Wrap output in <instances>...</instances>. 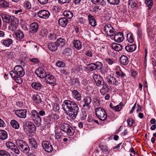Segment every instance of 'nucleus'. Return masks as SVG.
I'll use <instances>...</instances> for the list:
<instances>
[{"mask_svg": "<svg viewBox=\"0 0 156 156\" xmlns=\"http://www.w3.org/2000/svg\"><path fill=\"white\" fill-rule=\"evenodd\" d=\"M87 69L90 71L95 70L97 69V66L95 63H92L87 65Z\"/></svg>", "mask_w": 156, "mask_h": 156, "instance_id": "40", "label": "nucleus"}, {"mask_svg": "<svg viewBox=\"0 0 156 156\" xmlns=\"http://www.w3.org/2000/svg\"><path fill=\"white\" fill-rule=\"evenodd\" d=\"M14 37L16 40L19 42L24 41V35L22 32L20 30H17L14 33Z\"/></svg>", "mask_w": 156, "mask_h": 156, "instance_id": "11", "label": "nucleus"}, {"mask_svg": "<svg viewBox=\"0 0 156 156\" xmlns=\"http://www.w3.org/2000/svg\"><path fill=\"white\" fill-rule=\"evenodd\" d=\"M50 15V12L46 10H41L39 11L37 13L38 16L40 18L47 19L49 17Z\"/></svg>", "mask_w": 156, "mask_h": 156, "instance_id": "10", "label": "nucleus"}, {"mask_svg": "<svg viewBox=\"0 0 156 156\" xmlns=\"http://www.w3.org/2000/svg\"><path fill=\"white\" fill-rule=\"evenodd\" d=\"M1 16L4 21L6 23H8V22H9V20L10 16L5 13L2 14Z\"/></svg>", "mask_w": 156, "mask_h": 156, "instance_id": "45", "label": "nucleus"}, {"mask_svg": "<svg viewBox=\"0 0 156 156\" xmlns=\"http://www.w3.org/2000/svg\"><path fill=\"white\" fill-rule=\"evenodd\" d=\"M53 108L55 112L58 111L60 109L59 105L57 103H55L53 106Z\"/></svg>", "mask_w": 156, "mask_h": 156, "instance_id": "64", "label": "nucleus"}, {"mask_svg": "<svg viewBox=\"0 0 156 156\" xmlns=\"http://www.w3.org/2000/svg\"><path fill=\"white\" fill-rule=\"evenodd\" d=\"M105 63L109 65H112L114 62L113 60L110 58H106L105 59Z\"/></svg>", "mask_w": 156, "mask_h": 156, "instance_id": "59", "label": "nucleus"}, {"mask_svg": "<svg viewBox=\"0 0 156 156\" xmlns=\"http://www.w3.org/2000/svg\"><path fill=\"white\" fill-rule=\"evenodd\" d=\"M24 7L26 9H29L31 8V5L30 2L27 1L25 2Z\"/></svg>", "mask_w": 156, "mask_h": 156, "instance_id": "61", "label": "nucleus"}, {"mask_svg": "<svg viewBox=\"0 0 156 156\" xmlns=\"http://www.w3.org/2000/svg\"><path fill=\"white\" fill-rule=\"evenodd\" d=\"M127 122L128 126L130 127L131 126L133 123L134 122V120L131 118H128L127 119Z\"/></svg>", "mask_w": 156, "mask_h": 156, "instance_id": "63", "label": "nucleus"}, {"mask_svg": "<svg viewBox=\"0 0 156 156\" xmlns=\"http://www.w3.org/2000/svg\"><path fill=\"white\" fill-rule=\"evenodd\" d=\"M32 98L34 102L37 105L40 104L42 101L41 97L37 94L33 95Z\"/></svg>", "mask_w": 156, "mask_h": 156, "instance_id": "31", "label": "nucleus"}, {"mask_svg": "<svg viewBox=\"0 0 156 156\" xmlns=\"http://www.w3.org/2000/svg\"><path fill=\"white\" fill-rule=\"evenodd\" d=\"M30 146L33 149H36L37 147V144L35 140L33 138L28 140Z\"/></svg>", "mask_w": 156, "mask_h": 156, "instance_id": "28", "label": "nucleus"}, {"mask_svg": "<svg viewBox=\"0 0 156 156\" xmlns=\"http://www.w3.org/2000/svg\"><path fill=\"white\" fill-rule=\"evenodd\" d=\"M71 52V49L67 48L64 50L62 52V53L63 54H64L66 55H69Z\"/></svg>", "mask_w": 156, "mask_h": 156, "instance_id": "62", "label": "nucleus"}, {"mask_svg": "<svg viewBox=\"0 0 156 156\" xmlns=\"http://www.w3.org/2000/svg\"><path fill=\"white\" fill-rule=\"evenodd\" d=\"M73 97L77 101L81 100V96L80 94L76 90H75L72 91Z\"/></svg>", "mask_w": 156, "mask_h": 156, "instance_id": "22", "label": "nucleus"}, {"mask_svg": "<svg viewBox=\"0 0 156 156\" xmlns=\"http://www.w3.org/2000/svg\"><path fill=\"white\" fill-rule=\"evenodd\" d=\"M115 76L118 78H123L126 76V74L124 73L119 66H117L115 70Z\"/></svg>", "mask_w": 156, "mask_h": 156, "instance_id": "14", "label": "nucleus"}, {"mask_svg": "<svg viewBox=\"0 0 156 156\" xmlns=\"http://www.w3.org/2000/svg\"><path fill=\"white\" fill-rule=\"evenodd\" d=\"M48 34L47 29L45 28L42 29L39 32V34L42 37H46Z\"/></svg>", "mask_w": 156, "mask_h": 156, "instance_id": "44", "label": "nucleus"}, {"mask_svg": "<svg viewBox=\"0 0 156 156\" xmlns=\"http://www.w3.org/2000/svg\"><path fill=\"white\" fill-rule=\"evenodd\" d=\"M104 30L105 34L108 36H112L115 33V29L110 24H106L104 27Z\"/></svg>", "mask_w": 156, "mask_h": 156, "instance_id": "7", "label": "nucleus"}, {"mask_svg": "<svg viewBox=\"0 0 156 156\" xmlns=\"http://www.w3.org/2000/svg\"><path fill=\"white\" fill-rule=\"evenodd\" d=\"M23 127L24 131L29 136L33 135L36 131V126L30 122H26Z\"/></svg>", "mask_w": 156, "mask_h": 156, "instance_id": "3", "label": "nucleus"}, {"mask_svg": "<svg viewBox=\"0 0 156 156\" xmlns=\"http://www.w3.org/2000/svg\"><path fill=\"white\" fill-rule=\"evenodd\" d=\"M120 63L122 65H126L129 62L128 58L125 55H122L121 56L119 59Z\"/></svg>", "mask_w": 156, "mask_h": 156, "instance_id": "25", "label": "nucleus"}, {"mask_svg": "<svg viewBox=\"0 0 156 156\" xmlns=\"http://www.w3.org/2000/svg\"><path fill=\"white\" fill-rule=\"evenodd\" d=\"M87 17L89 24L93 27L96 26L97 25V23L94 16L90 14H89Z\"/></svg>", "mask_w": 156, "mask_h": 156, "instance_id": "19", "label": "nucleus"}, {"mask_svg": "<svg viewBox=\"0 0 156 156\" xmlns=\"http://www.w3.org/2000/svg\"><path fill=\"white\" fill-rule=\"evenodd\" d=\"M73 44L74 47L77 50L81 49L82 45V43L79 40H75L73 41Z\"/></svg>", "mask_w": 156, "mask_h": 156, "instance_id": "30", "label": "nucleus"}, {"mask_svg": "<svg viewBox=\"0 0 156 156\" xmlns=\"http://www.w3.org/2000/svg\"><path fill=\"white\" fill-rule=\"evenodd\" d=\"M14 70L10 71V75L17 83L21 84L23 80L21 77L23 76L25 74L23 68L20 65H17L14 67Z\"/></svg>", "mask_w": 156, "mask_h": 156, "instance_id": "2", "label": "nucleus"}, {"mask_svg": "<svg viewBox=\"0 0 156 156\" xmlns=\"http://www.w3.org/2000/svg\"><path fill=\"white\" fill-rule=\"evenodd\" d=\"M16 144L19 148L21 150H23L24 148L26 147L27 144L25 141L21 140H17Z\"/></svg>", "mask_w": 156, "mask_h": 156, "instance_id": "21", "label": "nucleus"}, {"mask_svg": "<svg viewBox=\"0 0 156 156\" xmlns=\"http://www.w3.org/2000/svg\"><path fill=\"white\" fill-rule=\"evenodd\" d=\"M59 24L62 27H65L68 23V19L65 17L60 18L58 21Z\"/></svg>", "mask_w": 156, "mask_h": 156, "instance_id": "27", "label": "nucleus"}, {"mask_svg": "<svg viewBox=\"0 0 156 156\" xmlns=\"http://www.w3.org/2000/svg\"><path fill=\"white\" fill-rule=\"evenodd\" d=\"M136 45L134 44L127 45L125 47L126 50L127 51L129 52H133L136 49Z\"/></svg>", "mask_w": 156, "mask_h": 156, "instance_id": "34", "label": "nucleus"}, {"mask_svg": "<svg viewBox=\"0 0 156 156\" xmlns=\"http://www.w3.org/2000/svg\"><path fill=\"white\" fill-rule=\"evenodd\" d=\"M127 39L129 42L132 43L134 41L133 35L131 33H128L126 35Z\"/></svg>", "mask_w": 156, "mask_h": 156, "instance_id": "43", "label": "nucleus"}, {"mask_svg": "<svg viewBox=\"0 0 156 156\" xmlns=\"http://www.w3.org/2000/svg\"><path fill=\"white\" fill-rule=\"evenodd\" d=\"M8 137L7 132L4 130H0V139L2 140L6 139Z\"/></svg>", "mask_w": 156, "mask_h": 156, "instance_id": "35", "label": "nucleus"}, {"mask_svg": "<svg viewBox=\"0 0 156 156\" xmlns=\"http://www.w3.org/2000/svg\"><path fill=\"white\" fill-rule=\"evenodd\" d=\"M6 146L8 149H10L11 150L12 148L15 145L13 143L11 142H8L6 143Z\"/></svg>", "mask_w": 156, "mask_h": 156, "instance_id": "53", "label": "nucleus"}, {"mask_svg": "<svg viewBox=\"0 0 156 156\" xmlns=\"http://www.w3.org/2000/svg\"><path fill=\"white\" fill-rule=\"evenodd\" d=\"M13 43L12 40L10 38L3 39L1 41V43L5 47H9Z\"/></svg>", "mask_w": 156, "mask_h": 156, "instance_id": "23", "label": "nucleus"}, {"mask_svg": "<svg viewBox=\"0 0 156 156\" xmlns=\"http://www.w3.org/2000/svg\"><path fill=\"white\" fill-rule=\"evenodd\" d=\"M77 21L81 24H85L87 22V20L85 18L81 17L77 18Z\"/></svg>", "mask_w": 156, "mask_h": 156, "instance_id": "52", "label": "nucleus"}, {"mask_svg": "<svg viewBox=\"0 0 156 156\" xmlns=\"http://www.w3.org/2000/svg\"><path fill=\"white\" fill-rule=\"evenodd\" d=\"M105 79L109 84L113 86L118 85V81L113 76L109 74L108 75L105 77Z\"/></svg>", "mask_w": 156, "mask_h": 156, "instance_id": "8", "label": "nucleus"}, {"mask_svg": "<svg viewBox=\"0 0 156 156\" xmlns=\"http://www.w3.org/2000/svg\"><path fill=\"white\" fill-rule=\"evenodd\" d=\"M35 73L38 77L42 79L45 78L46 75L45 71L40 67L38 68L37 69L35 70Z\"/></svg>", "mask_w": 156, "mask_h": 156, "instance_id": "13", "label": "nucleus"}, {"mask_svg": "<svg viewBox=\"0 0 156 156\" xmlns=\"http://www.w3.org/2000/svg\"><path fill=\"white\" fill-rule=\"evenodd\" d=\"M27 110L25 109L17 110L15 111L16 115L19 117L25 118L26 116Z\"/></svg>", "mask_w": 156, "mask_h": 156, "instance_id": "15", "label": "nucleus"}, {"mask_svg": "<svg viewBox=\"0 0 156 156\" xmlns=\"http://www.w3.org/2000/svg\"><path fill=\"white\" fill-rule=\"evenodd\" d=\"M72 84L76 87L80 86L81 84L80 81L77 79H73L72 81Z\"/></svg>", "mask_w": 156, "mask_h": 156, "instance_id": "50", "label": "nucleus"}, {"mask_svg": "<svg viewBox=\"0 0 156 156\" xmlns=\"http://www.w3.org/2000/svg\"><path fill=\"white\" fill-rule=\"evenodd\" d=\"M109 90V89L108 85L106 84L100 90V92L102 95H104L108 93Z\"/></svg>", "mask_w": 156, "mask_h": 156, "instance_id": "33", "label": "nucleus"}, {"mask_svg": "<svg viewBox=\"0 0 156 156\" xmlns=\"http://www.w3.org/2000/svg\"><path fill=\"white\" fill-rule=\"evenodd\" d=\"M58 45L56 42H51L48 44V49L51 51H55L57 50Z\"/></svg>", "mask_w": 156, "mask_h": 156, "instance_id": "20", "label": "nucleus"}, {"mask_svg": "<svg viewBox=\"0 0 156 156\" xmlns=\"http://www.w3.org/2000/svg\"><path fill=\"white\" fill-rule=\"evenodd\" d=\"M63 14L64 16L69 19H71L73 16V13L71 11H66L63 12Z\"/></svg>", "mask_w": 156, "mask_h": 156, "instance_id": "37", "label": "nucleus"}, {"mask_svg": "<svg viewBox=\"0 0 156 156\" xmlns=\"http://www.w3.org/2000/svg\"><path fill=\"white\" fill-rule=\"evenodd\" d=\"M62 106L67 115V117H69L73 119L76 118L79 111V108L77 103L69 100H65Z\"/></svg>", "mask_w": 156, "mask_h": 156, "instance_id": "1", "label": "nucleus"}, {"mask_svg": "<svg viewBox=\"0 0 156 156\" xmlns=\"http://www.w3.org/2000/svg\"><path fill=\"white\" fill-rule=\"evenodd\" d=\"M32 117L33 119L39 116L38 113L35 110H33L31 112Z\"/></svg>", "mask_w": 156, "mask_h": 156, "instance_id": "54", "label": "nucleus"}, {"mask_svg": "<svg viewBox=\"0 0 156 156\" xmlns=\"http://www.w3.org/2000/svg\"><path fill=\"white\" fill-rule=\"evenodd\" d=\"M114 40L115 42L120 43L124 40L123 34L121 32H119L114 36Z\"/></svg>", "mask_w": 156, "mask_h": 156, "instance_id": "17", "label": "nucleus"}, {"mask_svg": "<svg viewBox=\"0 0 156 156\" xmlns=\"http://www.w3.org/2000/svg\"><path fill=\"white\" fill-rule=\"evenodd\" d=\"M83 108L82 110L86 111V112H88L90 109L91 107L90 105L85 104H83Z\"/></svg>", "mask_w": 156, "mask_h": 156, "instance_id": "55", "label": "nucleus"}, {"mask_svg": "<svg viewBox=\"0 0 156 156\" xmlns=\"http://www.w3.org/2000/svg\"><path fill=\"white\" fill-rule=\"evenodd\" d=\"M87 114L88 112L82 110V113L80 115L81 119L82 120L85 119L87 117Z\"/></svg>", "mask_w": 156, "mask_h": 156, "instance_id": "57", "label": "nucleus"}, {"mask_svg": "<svg viewBox=\"0 0 156 156\" xmlns=\"http://www.w3.org/2000/svg\"><path fill=\"white\" fill-rule=\"evenodd\" d=\"M59 118V116L58 115L51 113L48 116L44 117L43 120L46 125L50 127L51 125L55 122Z\"/></svg>", "mask_w": 156, "mask_h": 156, "instance_id": "4", "label": "nucleus"}, {"mask_svg": "<svg viewBox=\"0 0 156 156\" xmlns=\"http://www.w3.org/2000/svg\"><path fill=\"white\" fill-rule=\"evenodd\" d=\"M62 134V131H57L55 133V138L56 139H60Z\"/></svg>", "mask_w": 156, "mask_h": 156, "instance_id": "56", "label": "nucleus"}, {"mask_svg": "<svg viewBox=\"0 0 156 156\" xmlns=\"http://www.w3.org/2000/svg\"><path fill=\"white\" fill-rule=\"evenodd\" d=\"M32 87L37 91L40 90L42 88L43 86L39 82H34L31 84Z\"/></svg>", "mask_w": 156, "mask_h": 156, "instance_id": "18", "label": "nucleus"}, {"mask_svg": "<svg viewBox=\"0 0 156 156\" xmlns=\"http://www.w3.org/2000/svg\"><path fill=\"white\" fill-rule=\"evenodd\" d=\"M45 78L46 82L49 84H54L56 81L55 79L51 74L46 75Z\"/></svg>", "mask_w": 156, "mask_h": 156, "instance_id": "16", "label": "nucleus"}, {"mask_svg": "<svg viewBox=\"0 0 156 156\" xmlns=\"http://www.w3.org/2000/svg\"><path fill=\"white\" fill-rule=\"evenodd\" d=\"M95 114L98 118L101 121H104L107 119L106 113L105 110L101 108H96Z\"/></svg>", "mask_w": 156, "mask_h": 156, "instance_id": "6", "label": "nucleus"}, {"mask_svg": "<svg viewBox=\"0 0 156 156\" xmlns=\"http://www.w3.org/2000/svg\"><path fill=\"white\" fill-rule=\"evenodd\" d=\"M100 148L102 152L104 153L103 156H106L107 154L109 153V151H108V148L106 146L101 145L100 146Z\"/></svg>", "mask_w": 156, "mask_h": 156, "instance_id": "42", "label": "nucleus"}, {"mask_svg": "<svg viewBox=\"0 0 156 156\" xmlns=\"http://www.w3.org/2000/svg\"><path fill=\"white\" fill-rule=\"evenodd\" d=\"M9 29L10 30L12 31L15 30L17 29L16 23L10 24V25L9 27Z\"/></svg>", "mask_w": 156, "mask_h": 156, "instance_id": "48", "label": "nucleus"}, {"mask_svg": "<svg viewBox=\"0 0 156 156\" xmlns=\"http://www.w3.org/2000/svg\"><path fill=\"white\" fill-rule=\"evenodd\" d=\"M38 26L36 23H33L30 25V31L33 33L36 32L38 30Z\"/></svg>", "mask_w": 156, "mask_h": 156, "instance_id": "29", "label": "nucleus"}, {"mask_svg": "<svg viewBox=\"0 0 156 156\" xmlns=\"http://www.w3.org/2000/svg\"><path fill=\"white\" fill-rule=\"evenodd\" d=\"M10 124L12 127L15 129H18L19 128L20 125L19 123L15 120L11 121Z\"/></svg>", "mask_w": 156, "mask_h": 156, "instance_id": "36", "label": "nucleus"}, {"mask_svg": "<svg viewBox=\"0 0 156 156\" xmlns=\"http://www.w3.org/2000/svg\"><path fill=\"white\" fill-rule=\"evenodd\" d=\"M0 156H11L10 153L8 152L2 150H0Z\"/></svg>", "mask_w": 156, "mask_h": 156, "instance_id": "47", "label": "nucleus"}, {"mask_svg": "<svg viewBox=\"0 0 156 156\" xmlns=\"http://www.w3.org/2000/svg\"><path fill=\"white\" fill-rule=\"evenodd\" d=\"M9 20V21L8 22L10 23V24L16 23L17 22V19L13 16H10Z\"/></svg>", "mask_w": 156, "mask_h": 156, "instance_id": "51", "label": "nucleus"}, {"mask_svg": "<svg viewBox=\"0 0 156 156\" xmlns=\"http://www.w3.org/2000/svg\"><path fill=\"white\" fill-rule=\"evenodd\" d=\"M93 77L98 86L100 87L104 84V80L103 78L97 74H94Z\"/></svg>", "mask_w": 156, "mask_h": 156, "instance_id": "12", "label": "nucleus"}, {"mask_svg": "<svg viewBox=\"0 0 156 156\" xmlns=\"http://www.w3.org/2000/svg\"><path fill=\"white\" fill-rule=\"evenodd\" d=\"M111 47L112 49L117 51H119L122 49L121 45L119 44L114 43L111 44Z\"/></svg>", "mask_w": 156, "mask_h": 156, "instance_id": "26", "label": "nucleus"}, {"mask_svg": "<svg viewBox=\"0 0 156 156\" xmlns=\"http://www.w3.org/2000/svg\"><path fill=\"white\" fill-rule=\"evenodd\" d=\"M9 6V3L7 1L4 0H0V8H7Z\"/></svg>", "mask_w": 156, "mask_h": 156, "instance_id": "39", "label": "nucleus"}, {"mask_svg": "<svg viewBox=\"0 0 156 156\" xmlns=\"http://www.w3.org/2000/svg\"><path fill=\"white\" fill-rule=\"evenodd\" d=\"M33 119L34 123L38 127L40 126L41 125L42 120L40 116Z\"/></svg>", "mask_w": 156, "mask_h": 156, "instance_id": "38", "label": "nucleus"}, {"mask_svg": "<svg viewBox=\"0 0 156 156\" xmlns=\"http://www.w3.org/2000/svg\"><path fill=\"white\" fill-rule=\"evenodd\" d=\"M55 65L58 67H63L65 66V64L64 62L62 61H58L56 62Z\"/></svg>", "mask_w": 156, "mask_h": 156, "instance_id": "60", "label": "nucleus"}, {"mask_svg": "<svg viewBox=\"0 0 156 156\" xmlns=\"http://www.w3.org/2000/svg\"><path fill=\"white\" fill-rule=\"evenodd\" d=\"M42 145L43 148L47 152H51L53 150V147L51 143L48 141H43Z\"/></svg>", "mask_w": 156, "mask_h": 156, "instance_id": "9", "label": "nucleus"}, {"mask_svg": "<svg viewBox=\"0 0 156 156\" xmlns=\"http://www.w3.org/2000/svg\"><path fill=\"white\" fill-rule=\"evenodd\" d=\"M107 2L110 4L112 5H117L120 3L119 0H107Z\"/></svg>", "mask_w": 156, "mask_h": 156, "instance_id": "49", "label": "nucleus"}, {"mask_svg": "<svg viewBox=\"0 0 156 156\" xmlns=\"http://www.w3.org/2000/svg\"><path fill=\"white\" fill-rule=\"evenodd\" d=\"M61 130L67 135L71 136L73 134L74 129L68 124L66 123H62L60 126Z\"/></svg>", "mask_w": 156, "mask_h": 156, "instance_id": "5", "label": "nucleus"}, {"mask_svg": "<svg viewBox=\"0 0 156 156\" xmlns=\"http://www.w3.org/2000/svg\"><path fill=\"white\" fill-rule=\"evenodd\" d=\"M83 101L84 103L83 104L90 105L92 101V99L90 97L87 96L84 98Z\"/></svg>", "mask_w": 156, "mask_h": 156, "instance_id": "41", "label": "nucleus"}, {"mask_svg": "<svg viewBox=\"0 0 156 156\" xmlns=\"http://www.w3.org/2000/svg\"><path fill=\"white\" fill-rule=\"evenodd\" d=\"M145 3L148 6V10L150 9L153 5V3L152 0H145Z\"/></svg>", "mask_w": 156, "mask_h": 156, "instance_id": "46", "label": "nucleus"}, {"mask_svg": "<svg viewBox=\"0 0 156 156\" xmlns=\"http://www.w3.org/2000/svg\"><path fill=\"white\" fill-rule=\"evenodd\" d=\"M66 42V40L62 38H58L56 41L58 45V46H59L61 47H63L65 45Z\"/></svg>", "mask_w": 156, "mask_h": 156, "instance_id": "32", "label": "nucleus"}, {"mask_svg": "<svg viewBox=\"0 0 156 156\" xmlns=\"http://www.w3.org/2000/svg\"><path fill=\"white\" fill-rule=\"evenodd\" d=\"M91 2L96 5H101L102 6H105L106 3L104 0H91Z\"/></svg>", "mask_w": 156, "mask_h": 156, "instance_id": "24", "label": "nucleus"}, {"mask_svg": "<svg viewBox=\"0 0 156 156\" xmlns=\"http://www.w3.org/2000/svg\"><path fill=\"white\" fill-rule=\"evenodd\" d=\"M128 3L129 5L132 8H134L136 7L137 5V4L133 0H129V2Z\"/></svg>", "mask_w": 156, "mask_h": 156, "instance_id": "58", "label": "nucleus"}]
</instances>
